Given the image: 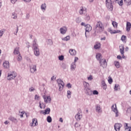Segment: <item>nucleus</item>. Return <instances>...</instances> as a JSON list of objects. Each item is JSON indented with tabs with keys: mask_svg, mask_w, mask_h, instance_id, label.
Segmentation results:
<instances>
[{
	"mask_svg": "<svg viewBox=\"0 0 131 131\" xmlns=\"http://www.w3.org/2000/svg\"><path fill=\"white\" fill-rule=\"evenodd\" d=\"M37 39H34L32 44V50L34 52V54L36 57H39L40 53L39 52V48H38V44H37L36 42Z\"/></svg>",
	"mask_w": 131,
	"mask_h": 131,
	"instance_id": "f257e3e1",
	"label": "nucleus"
},
{
	"mask_svg": "<svg viewBox=\"0 0 131 131\" xmlns=\"http://www.w3.org/2000/svg\"><path fill=\"white\" fill-rule=\"evenodd\" d=\"M95 31L98 30V32H102L104 31V27L103 26V24L100 21L97 22L95 26Z\"/></svg>",
	"mask_w": 131,
	"mask_h": 131,
	"instance_id": "f03ea898",
	"label": "nucleus"
},
{
	"mask_svg": "<svg viewBox=\"0 0 131 131\" xmlns=\"http://www.w3.org/2000/svg\"><path fill=\"white\" fill-rule=\"evenodd\" d=\"M16 76H17V73H16V72H13L11 74L8 73L7 79L8 80H12L14 79Z\"/></svg>",
	"mask_w": 131,
	"mask_h": 131,
	"instance_id": "7ed1b4c3",
	"label": "nucleus"
},
{
	"mask_svg": "<svg viewBox=\"0 0 131 131\" xmlns=\"http://www.w3.org/2000/svg\"><path fill=\"white\" fill-rule=\"evenodd\" d=\"M105 4L108 9H110L111 11L113 10V5H112V1L111 0H106Z\"/></svg>",
	"mask_w": 131,
	"mask_h": 131,
	"instance_id": "20e7f679",
	"label": "nucleus"
},
{
	"mask_svg": "<svg viewBox=\"0 0 131 131\" xmlns=\"http://www.w3.org/2000/svg\"><path fill=\"white\" fill-rule=\"evenodd\" d=\"M99 63L100 64V66H102L103 68H106L107 67V61H106V59H100Z\"/></svg>",
	"mask_w": 131,
	"mask_h": 131,
	"instance_id": "39448f33",
	"label": "nucleus"
},
{
	"mask_svg": "<svg viewBox=\"0 0 131 131\" xmlns=\"http://www.w3.org/2000/svg\"><path fill=\"white\" fill-rule=\"evenodd\" d=\"M120 48V51L121 55H122V58L123 59H124L125 58V56H124V45H121V46H119Z\"/></svg>",
	"mask_w": 131,
	"mask_h": 131,
	"instance_id": "423d86ee",
	"label": "nucleus"
},
{
	"mask_svg": "<svg viewBox=\"0 0 131 131\" xmlns=\"http://www.w3.org/2000/svg\"><path fill=\"white\" fill-rule=\"evenodd\" d=\"M84 90L85 91V94H86L87 96H92V95H93V91L91 90L90 88H85Z\"/></svg>",
	"mask_w": 131,
	"mask_h": 131,
	"instance_id": "0eeeda50",
	"label": "nucleus"
},
{
	"mask_svg": "<svg viewBox=\"0 0 131 131\" xmlns=\"http://www.w3.org/2000/svg\"><path fill=\"white\" fill-rule=\"evenodd\" d=\"M122 125L119 123H116L114 125V128L116 131H120Z\"/></svg>",
	"mask_w": 131,
	"mask_h": 131,
	"instance_id": "6e6552de",
	"label": "nucleus"
},
{
	"mask_svg": "<svg viewBox=\"0 0 131 131\" xmlns=\"http://www.w3.org/2000/svg\"><path fill=\"white\" fill-rule=\"evenodd\" d=\"M85 27H86L85 29V35L86 37V32H90V31H91L92 29H93V28L89 24L86 25V26H85Z\"/></svg>",
	"mask_w": 131,
	"mask_h": 131,
	"instance_id": "1a4fd4ad",
	"label": "nucleus"
},
{
	"mask_svg": "<svg viewBox=\"0 0 131 131\" xmlns=\"http://www.w3.org/2000/svg\"><path fill=\"white\" fill-rule=\"evenodd\" d=\"M50 112H51V108H50V107H48L45 111H41L40 112V114H41L42 113V114H43V115H46L47 114H50Z\"/></svg>",
	"mask_w": 131,
	"mask_h": 131,
	"instance_id": "9d476101",
	"label": "nucleus"
},
{
	"mask_svg": "<svg viewBox=\"0 0 131 131\" xmlns=\"http://www.w3.org/2000/svg\"><path fill=\"white\" fill-rule=\"evenodd\" d=\"M43 98L44 99V101L46 104H48V103H51V101H52V99H51V97L50 96H43Z\"/></svg>",
	"mask_w": 131,
	"mask_h": 131,
	"instance_id": "9b49d317",
	"label": "nucleus"
},
{
	"mask_svg": "<svg viewBox=\"0 0 131 131\" xmlns=\"http://www.w3.org/2000/svg\"><path fill=\"white\" fill-rule=\"evenodd\" d=\"M20 10V8H17L15 9V11L14 12L12 13V19H17V13H16V12H17V11H19Z\"/></svg>",
	"mask_w": 131,
	"mask_h": 131,
	"instance_id": "f8f14e48",
	"label": "nucleus"
},
{
	"mask_svg": "<svg viewBox=\"0 0 131 131\" xmlns=\"http://www.w3.org/2000/svg\"><path fill=\"white\" fill-rule=\"evenodd\" d=\"M75 119H76L78 121H80V119L82 118V116L80 115V113L79 112L75 115Z\"/></svg>",
	"mask_w": 131,
	"mask_h": 131,
	"instance_id": "ddd939ff",
	"label": "nucleus"
},
{
	"mask_svg": "<svg viewBox=\"0 0 131 131\" xmlns=\"http://www.w3.org/2000/svg\"><path fill=\"white\" fill-rule=\"evenodd\" d=\"M9 119L14 123H18V120L17 119H16V118H14L13 116H10Z\"/></svg>",
	"mask_w": 131,
	"mask_h": 131,
	"instance_id": "4468645a",
	"label": "nucleus"
},
{
	"mask_svg": "<svg viewBox=\"0 0 131 131\" xmlns=\"http://www.w3.org/2000/svg\"><path fill=\"white\" fill-rule=\"evenodd\" d=\"M131 28V24L129 22L126 23V30L127 31V32H129L130 31Z\"/></svg>",
	"mask_w": 131,
	"mask_h": 131,
	"instance_id": "2eb2a0df",
	"label": "nucleus"
},
{
	"mask_svg": "<svg viewBox=\"0 0 131 131\" xmlns=\"http://www.w3.org/2000/svg\"><path fill=\"white\" fill-rule=\"evenodd\" d=\"M3 67H4V68H6V69H8V68H9L10 67V64L9 61H5L4 63H3Z\"/></svg>",
	"mask_w": 131,
	"mask_h": 131,
	"instance_id": "dca6fc26",
	"label": "nucleus"
},
{
	"mask_svg": "<svg viewBox=\"0 0 131 131\" xmlns=\"http://www.w3.org/2000/svg\"><path fill=\"white\" fill-rule=\"evenodd\" d=\"M36 65L34 64L30 68V71L31 73H34L36 71Z\"/></svg>",
	"mask_w": 131,
	"mask_h": 131,
	"instance_id": "f3484780",
	"label": "nucleus"
},
{
	"mask_svg": "<svg viewBox=\"0 0 131 131\" xmlns=\"http://www.w3.org/2000/svg\"><path fill=\"white\" fill-rule=\"evenodd\" d=\"M57 82V83L59 84V85H61V86H64V85H65V83H64V82L61 79H58Z\"/></svg>",
	"mask_w": 131,
	"mask_h": 131,
	"instance_id": "a211bd4d",
	"label": "nucleus"
},
{
	"mask_svg": "<svg viewBox=\"0 0 131 131\" xmlns=\"http://www.w3.org/2000/svg\"><path fill=\"white\" fill-rule=\"evenodd\" d=\"M32 124L33 126H36V125H38V123H37V119L34 118L32 119Z\"/></svg>",
	"mask_w": 131,
	"mask_h": 131,
	"instance_id": "6ab92c4d",
	"label": "nucleus"
},
{
	"mask_svg": "<svg viewBox=\"0 0 131 131\" xmlns=\"http://www.w3.org/2000/svg\"><path fill=\"white\" fill-rule=\"evenodd\" d=\"M60 32L61 34H65L66 33V27H63L60 29Z\"/></svg>",
	"mask_w": 131,
	"mask_h": 131,
	"instance_id": "aec40b11",
	"label": "nucleus"
},
{
	"mask_svg": "<svg viewBox=\"0 0 131 131\" xmlns=\"http://www.w3.org/2000/svg\"><path fill=\"white\" fill-rule=\"evenodd\" d=\"M69 53L71 56H75L76 55V51L74 49H70Z\"/></svg>",
	"mask_w": 131,
	"mask_h": 131,
	"instance_id": "412c9836",
	"label": "nucleus"
},
{
	"mask_svg": "<svg viewBox=\"0 0 131 131\" xmlns=\"http://www.w3.org/2000/svg\"><path fill=\"white\" fill-rule=\"evenodd\" d=\"M96 112H98V113H100L102 112V110H101L102 108H101V106H100V105H96Z\"/></svg>",
	"mask_w": 131,
	"mask_h": 131,
	"instance_id": "4be33fe9",
	"label": "nucleus"
},
{
	"mask_svg": "<svg viewBox=\"0 0 131 131\" xmlns=\"http://www.w3.org/2000/svg\"><path fill=\"white\" fill-rule=\"evenodd\" d=\"M13 54H14V55H19L20 52L19 51V47H16L14 50Z\"/></svg>",
	"mask_w": 131,
	"mask_h": 131,
	"instance_id": "5701e85b",
	"label": "nucleus"
},
{
	"mask_svg": "<svg viewBox=\"0 0 131 131\" xmlns=\"http://www.w3.org/2000/svg\"><path fill=\"white\" fill-rule=\"evenodd\" d=\"M112 111H113V112H116L117 111V107L116 106V104L114 105L113 104L111 107Z\"/></svg>",
	"mask_w": 131,
	"mask_h": 131,
	"instance_id": "b1692460",
	"label": "nucleus"
},
{
	"mask_svg": "<svg viewBox=\"0 0 131 131\" xmlns=\"http://www.w3.org/2000/svg\"><path fill=\"white\" fill-rule=\"evenodd\" d=\"M115 67H116V68L118 69L120 67V64L119 63V61H114V63Z\"/></svg>",
	"mask_w": 131,
	"mask_h": 131,
	"instance_id": "393cba45",
	"label": "nucleus"
},
{
	"mask_svg": "<svg viewBox=\"0 0 131 131\" xmlns=\"http://www.w3.org/2000/svg\"><path fill=\"white\" fill-rule=\"evenodd\" d=\"M101 83L103 86V89L106 90L107 89V84H106V83H105V81H102Z\"/></svg>",
	"mask_w": 131,
	"mask_h": 131,
	"instance_id": "a878e982",
	"label": "nucleus"
},
{
	"mask_svg": "<svg viewBox=\"0 0 131 131\" xmlns=\"http://www.w3.org/2000/svg\"><path fill=\"white\" fill-rule=\"evenodd\" d=\"M100 58H102V54L101 53H97L96 54V59L100 61V60H101Z\"/></svg>",
	"mask_w": 131,
	"mask_h": 131,
	"instance_id": "bb28decb",
	"label": "nucleus"
},
{
	"mask_svg": "<svg viewBox=\"0 0 131 131\" xmlns=\"http://www.w3.org/2000/svg\"><path fill=\"white\" fill-rule=\"evenodd\" d=\"M94 49H95V50H98L100 49V48H101V43H97L96 45L94 46Z\"/></svg>",
	"mask_w": 131,
	"mask_h": 131,
	"instance_id": "cd10ccee",
	"label": "nucleus"
},
{
	"mask_svg": "<svg viewBox=\"0 0 131 131\" xmlns=\"http://www.w3.org/2000/svg\"><path fill=\"white\" fill-rule=\"evenodd\" d=\"M46 8L47 6H46V3H44L41 5V10H42V11H46Z\"/></svg>",
	"mask_w": 131,
	"mask_h": 131,
	"instance_id": "c85d7f7f",
	"label": "nucleus"
},
{
	"mask_svg": "<svg viewBox=\"0 0 131 131\" xmlns=\"http://www.w3.org/2000/svg\"><path fill=\"white\" fill-rule=\"evenodd\" d=\"M85 20H86V21H90V20H91V17L90 16V15L86 14L85 15Z\"/></svg>",
	"mask_w": 131,
	"mask_h": 131,
	"instance_id": "c756f323",
	"label": "nucleus"
},
{
	"mask_svg": "<svg viewBox=\"0 0 131 131\" xmlns=\"http://www.w3.org/2000/svg\"><path fill=\"white\" fill-rule=\"evenodd\" d=\"M61 39L62 40H66L67 41L70 39V36H67L64 38H62Z\"/></svg>",
	"mask_w": 131,
	"mask_h": 131,
	"instance_id": "7c9ffc66",
	"label": "nucleus"
},
{
	"mask_svg": "<svg viewBox=\"0 0 131 131\" xmlns=\"http://www.w3.org/2000/svg\"><path fill=\"white\" fill-rule=\"evenodd\" d=\"M116 2H117L118 4L120 6H122L123 4V0H115Z\"/></svg>",
	"mask_w": 131,
	"mask_h": 131,
	"instance_id": "2f4dec72",
	"label": "nucleus"
},
{
	"mask_svg": "<svg viewBox=\"0 0 131 131\" xmlns=\"http://www.w3.org/2000/svg\"><path fill=\"white\" fill-rule=\"evenodd\" d=\"M47 121H48L49 123L52 122V117L51 116H48L47 118Z\"/></svg>",
	"mask_w": 131,
	"mask_h": 131,
	"instance_id": "473e14b6",
	"label": "nucleus"
},
{
	"mask_svg": "<svg viewBox=\"0 0 131 131\" xmlns=\"http://www.w3.org/2000/svg\"><path fill=\"white\" fill-rule=\"evenodd\" d=\"M6 32V29H3L1 30H0V36H3L4 35V33Z\"/></svg>",
	"mask_w": 131,
	"mask_h": 131,
	"instance_id": "72a5a7b5",
	"label": "nucleus"
},
{
	"mask_svg": "<svg viewBox=\"0 0 131 131\" xmlns=\"http://www.w3.org/2000/svg\"><path fill=\"white\" fill-rule=\"evenodd\" d=\"M67 97L68 99H70V98H71V92L69 90L67 91Z\"/></svg>",
	"mask_w": 131,
	"mask_h": 131,
	"instance_id": "f704fd0d",
	"label": "nucleus"
},
{
	"mask_svg": "<svg viewBox=\"0 0 131 131\" xmlns=\"http://www.w3.org/2000/svg\"><path fill=\"white\" fill-rule=\"evenodd\" d=\"M126 5L129 6L131 4V0H123Z\"/></svg>",
	"mask_w": 131,
	"mask_h": 131,
	"instance_id": "c9c22d12",
	"label": "nucleus"
},
{
	"mask_svg": "<svg viewBox=\"0 0 131 131\" xmlns=\"http://www.w3.org/2000/svg\"><path fill=\"white\" fill-rule=\"evenodd\" d=\"M112 25L114 27H115V28L116 27V28H117V26L118 25V24H117V23L116 22V21H113L112 22Z\"/></svg>",
	"mask_w": 131,
	"mask_h": 131,
	"instance_id": "e433bc0d",
	"label": "nucleus"
},
{
	"mask_svg": "<svg viewBox=\"0 0 131 131\" xmlns=\"http://www.w3.org/2000/svg\"><path fill=\"white\" fill-rule=\"evenodd\" d=\"M126 39V36L122 35L121 38V40H122V41H125Z\"/></svg>",
	"mask_w": 131,
	"mask_h": 131,
	"instance_id": "4c0bfd02",
	"label": "nucleus"
},
{
	"mask_svg": "<svg viewBox=\"0 0 131 131\" xmlns=\"http://www.w3.org/2000/svg\"><path fill=\"white\" fill-rule=\"evenodd\" d=\"M108 78H109L108 79V83H110V84H111V83H112V82H113V79L111 77H108Z\"/></svg>",
	"mask_w": 131,
	"mask_h": 131,
	"instance_id": "58836bf2",
	"label": "nucleus"
},
{
	"mask_svg": "<svg viewBox=\"0 0 131 131\" xmlns=\"http://www.w3.org/2000/svg\"><path fill=\"white\" fill-rule=\"evenodd\" d=\"M75 68H76L75 64L72 63L71 66V69H72V70H75Z\"/></svg>",
	"mask_w": 131,
	"mask_h": 131,
	"instance_id": "ea45409f",
	"label": "nucleus"
},
{
	"mask_svg": "<svg viewBox=\"0 0 131 131\" xmlns=\"http://www.w3.org/2000/svg\"><path fill=\"white\" fill-rule=\"evenodd\" d=\"M22 60V56H21V54H19L17 56V61H19V62L21 61Z\"/></svg>",
	"mask_w": 131,
	"mask_h": 131,
	"instance_id": "a19ab883",
	"label": "nucleus"
},
{
	"mask_svg": "<svg viewBox=\"0 0 131 131\" xmlns=\"http://www.w3.org/2000/svg\"><path fill=\"white\" fill-rule=\"evenodd\" d=\"M58 86H59V92H61V91H63V89H64V86H62L61 85H60V84H58Z\"/></svg>",
	"mask_w": 131,
	"mask_h": 131,
	"instance_id": "79ce46f5",
	"label": "nucleus"
},
{
	"mask_svg": "<svg viewBox=\"0 0 131 131\" xmlns=\"http://www.w3.org/2000/svg\"><path fill=\"white\" fill-rule=\"evenodd\" d=\"M83 85H84V89H85V88H89V83L86 82H84L83 83Z\"/></svg>",
	"mask_w": 131,
	"mask_h": 131,
	"instance_id": "37998d69",
	"label": "nucleus"
},
{
	"mask_svg": "<svg viewBox=\"0 0 131 131\" xmlns=\"http://www.w3.org/2000/svg\"><path fill=\"white\" fill-rule=\"evenodd\" d=\"M125 129H128L129 128H131L130 126H128V125L127 123H125Z\"/></svg>",
	"mask_w": 131,
	"mask_h": 131,
	"instance_id": "c03bdc74",
	"label": "nucleus"
},
{
	"mask_svg": "<svg viewBox=\"0 0 131 131\" xmlns=\"http://www.w3.org/2000/svg\"><path fill=\"white\" fill-rule=\"evenodd\" d=\"M92 93L93 95H99V92L97 90L92 91Z\"/></svg>",
	"mask_w": 131,
	"mask_h": 131,
	"instance_id": "a18cd8bd",
	"label": "nucleus"
},
{
	"mask_svg": "<svg viewBox=\"0 0 131 131\" xmlns=\"http://www.w3.org/2000/svg\"><path fill=\"white\" fill-rule=\"evenodd\" d=\"M66 64L65 63H62L61 64V68H62V69H66Z\"/></svg>",
	"mask_w": 131,
	"mask_h": 131,
	"instance_id": "49530a36",
	"label": "nucleus"
},
{
	"mask_svg": "<svg viewBox=\"0 0 131 131\" xmlns=\"http://www.w3.org/2000/svg\"><path fill=\"white\" fill-rule=\"evenodd\" d=\"M58 59L59 60H60V61H63V60H64V56L63 55L59 56L58 57Z\"/></svg>",
	"mask_w": 131,
	"mask_h": 131,
	"instance_id": "de8ad7c7",
	"label": "nucleus"
},
{
	"mask_svg": "<svg viewBox=\"0 0 131 131\" xmlns=\"http://www.w3.org/2000/svg\"><path fill=\"white\" fill-rule=\"evenodd\" d=\"M83 12H84V9L82 8L80 9V11H79V14L80 15H82V14H83Z\"/></svg>",
	"mask_w": 131,
	"mask_h": 131,
	"instance_id": "09e8293b",
	"label": "nucleus"
},
{
	"mask_svg": "<svg viewBox=\"0 0 131 131\" xmlns=\"http://www.w3.org/2000/svg\"><path fill=\"white\" fill-rule=\"evenodd\" d=\"M118 86H119V85L118 84H115V88H114V90L115 91H118Z\"/></svg>",
	"mask_w": 131,
	"mask_h": 131,
	"instance_id": "8fccbe9b",
	"label": "nucleus"
},
{
	"mask_svg": "<svg viewBox=\"0 0 131 131\" xmlns=\"http://www.w3.org/2000/svg\"><path fill=\"white\" fill-rule=\"evenodd\" d=\"M67 86L68 88V89H71L72 88V85L70 83H68L67 84Z\"/></svg>",
	"mask_w": 131,
	"mask_h": 131,
	"instance_id": "3c124183",
	"label": "nucleus"
},
{
	"mask_svg": "<svg viewBox=\"0 0 131 131\" xmlns=\"http://www.w3.org/2000/svg\"><path fill=\"white\" fill-rule=\"evenodd\" d=\"M76 22L77 23H80V18L77 17V18L76 19Z\"/></svg>",
	"mask_w": 131,
	"mask_h": 131,
	"instance_id": "603ef678",
	"label": "nucleus"
},
{
	"mask_svg": "<svg viewBox=\"0 0 131 131\" xmlns=\"http://www.w3.org/2000/svg\"><path fill=\"white\" fill-rule=\"evenodd\" d=\"M78 126H80V124H78L77 122H76L75 124V127H78Z\"/></svg>",
	"mask_w": 131,
	"mask_h": 131,
	"instance_id": "864d4df0",
	"label": "nucleus"
},
{
	"mask_svg": "<svg viewBox=\"0 0 131 131\" xmlns=\"http://www.w3.org/2000/svg\"><path fill=\"white\" fill-rule=\"evenodd\" d=\"M16 2H17V0H11V4H13V5L16 4Z\"/></svg>",
	"mask_w": 131,
	"mask_h": 131,
	"instance_id": "5fc2aeb1",
	"label": "nucleus"
},
{
	"mask_svg": "<svg viewBox=\"0 0 131 131\" xmlns=\"http://www.w3.org/2000/svg\"><path fill=\"white\" fill-rule=\"evenodd\" d=\"M19 30V27L17 26V28H16V33H14V34L15 35H17V33H18V31Z\"/></svg>",
	"mask_w": 131,
	"mask_h": 131,
	"instance_id": "6e6d98bb",
	"label": "nucleus"
},
{
	"mask_svg": "<svg viewBox=\"0 0 131 131\" xmlns=\"http://www.w3.org/2000/svg\"><path fill=\"white\" fill-rule=\"evenodd\" d=\"M30 17V15L29 14V13H27L26 14V18L27 19H29Z\"/></svg>",
	"mask_w": 131,
	"mask_h": 131,
	"instance_id": "4d7b16f0",
	"label": "nucleus"
},
{
	"mask_svg": "<svg viewBox=\"0 0 131 131\" xmlns=\"http://www.w3.org/2000/svg\"><path fill=\"white\" fill-rule=\"evenodd\" d=\"M88 80H92V79H93V77L92 76H90L88 77Z\"/></svg>",
	"mask_w": 131,
	"mask_h": 131,
	"instance_id": "13d9d810",
	"label": "nucleus"
},
{
	"mask_svg": "<svg viewBox=\"0 0 131 131\" xmlns=\"http://www.w3.org/2000/svg\"><path fill=\"white\" fill-rule=\"evenodd\" d=\"M116 33H119V32H118L116 30H114V31H113V34H115Z\"/></svg>",
	"mask_w": 131,
	"mask_h": 131,
	"instance_id": "bf43d9fd",
	"label": "nucleus"
},
{
	"mask_svg": "<svg viewBox=\"0 0 131 131\" xmlns=\"http://www.w3.org/2000/svg\"><path fill=\"white\" fill-rule=\"evenodd\" d=\"M115 113H116V117H118V111H117L116 112H115Z\"/></svg>",
	"mask_w": 131,
	"mask_h": 131,
	"instance_id": "052dcab7",
	"label": "nucleus"
},
{
	"mask_svg": "<svg viewBox=\"0 0 131 131\" xmlns=\"http://www.w3.org/2000/svg\"><path fill=\"white\" fill-rule=\"evenodd\" d=\"M20 113H21V114L20 115V116L21 118H23V114H24L25 112H21Z\"/></svg>",
	"mask_w": 131,
	"mask_h": 131,
	"instance_id": "680f3d73",
	"label": "nucleus"
},
{
	"mask_svg": "<svg viewBox=\"0 0 131 131\" xmlns=\"http://www.w3.org/2000/svg\"><path fill=\"white\" fill-rule=\"evenodd\" d=\"M117 58V59H119V60H121V59H122V57L120 55H118Z\"/></svg>",
	"mask_w": 131,
	"mask_h": 131,
	"instance_id": "e2e57ef3",
	"label": "nucleus"
},
{
	"mask_svg": "<svg viewBox=\"0 0 131 131\" xmlns=\"http://www.w3.org/2000/svg\"><path fill=\"white\" fill-rule=\"evenodd\" d=\"M29 91H30V92H33V91H34V88L32 87L31 88L29 89Z\"/></svg>",
	"mask_w": 131,
	"mask_h": 131,
	"instance_id": "0e129e2a",
	"label": "nucleus"
},
{
	"mask_svg": "<svg viewBox=\"0 0 131 131\" xmlns=\"http://www.w3.org/2000/svg\"><path fill=\"white\" fill-rule=\"evenodd\" d=\"M38 98H39L38 95H35V100H37L38 99Z\"/></svg>",
	"mask_w": 131,
	"mask_h": 131,
	"instance_id": "69168bd1",
	"label": "nucleus"
},
{
	"mask_svg": "<svg viewBox=\"0 0 131 131\" xmlns=\"http://www.w3.org/2000/svg\"><path fill=\"white\" fill-rule=\"evenodd\" d=\"M39 107L40 108V109H42V106H41V102L40 101H39Z\"/></svg>",
	"mask_w": 131,
	"mask_h": 131,
	"instance_id": "338daca9",
	"label": "nucleus"
},
{
	"mask_svg": "<svg viewBox=\"0 0 131 131\" xmlns=\"http://www.w3.org/2000/svg\"><path fill=\"white\" fill-rule=\"evenodd\" d=\"M108 31L111 33V34H113V31L111 30V29H108Z\"/></svg>",
	"mask_w": 131,
	"mask_h": 131,
	"instance_id": "774afa93",
	"label": "nucleus"
}]
</instances>
